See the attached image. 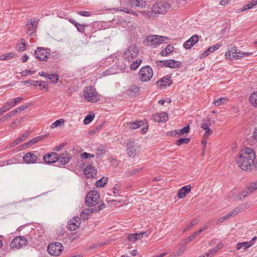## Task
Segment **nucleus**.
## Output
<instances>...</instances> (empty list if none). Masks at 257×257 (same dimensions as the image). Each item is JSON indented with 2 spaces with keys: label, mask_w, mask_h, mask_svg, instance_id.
I'll return each mask as SVG.
<instances>
[{
  "label": "nucleus",
  "mask_w": 257,
  "mask_h": 257,
  "mask_svg": "<svg viewBox=\"0 0 257 257\" xmlns=\"http://www.w3.org/2000/svg\"><path fill=\"white\" fill-rule=\"evenodd\" d=\"M16 111H15V110L14 109L13 110L11 111L9 113H8L7 114H6L4 116V118H5L6 119H8V118H10V117L15 115L16 114Z\"/></svg>",
  "instance_id": "0e129e2a"
},
{
  "label": "nucleus",
  "mask_w": 257,
  "mask_h": 257,
  "mask_svg": "<svg viewBox=\"0 0 257 257\" xmlns=\"http://www.w3.org/2000/svg\"><path fill=\"white\" fill-rule=\"evenodd\" d=\"M141 170H142L141 168L133 169V170H131L127 173H125V176L126 177H129L131 175H133L135 174L137 172L140 171Z\"/></svg>",
  "instance_id": "13d9d810"
},
{
  "label": "nucleus",
  "mask_w": 257,
  "mask_h": 257,
  "mask_svg": "<svg viewBox=\"0 0 257 257\" xmlns=\"http://www.w3.org/2000/svg\"><path fill=\"white\" fill-rule=\"evenodd\" d=\"M191 186L190 185L184 186L179 189L177 193V197L182 199L184 198L186 195L191 190Z\"/></svg>",
  "instance_id": "4be33fe9"
},
{
  "label": "nucleus",
  "mask_w": 257,
  "mask_h": 257,
  "mask_svg": "<svg viewBox=\"0 0 257 257\" xmlns=\"http://www.w3.org/2000/svg\"><path fill=\"white\" fill-rule=\"evenodd\" d=\"M127 154L130 157L134 158L140 152V145L134 140H130L126 145Z\"/></svg>",
  "instance_id": "20e7f679"
},
{
  "label": "nucleus",
  "mask_w": 257,
  "mask_h": 257,
  "mask_svg": "<svg viewBox=\"0 0 257 257\" xmlns=\"http://www.w3.org/2000/svg\"><path fill=\"white\" fill-rule=\"evenodd\" d=\"M107 180V178L102 177L96 182L95 186L97 187H102L106 184Z\"/></svg>",
  "instance_id": "58836bf2"
},
{
  "label": "nucleus",
  "mask_w": 257,
  "mask_h": 257,
  "mask_svg": "<svg viewBox=\"0 0 257 257\" xmlns=\"http://www.w3.org/2000/svg\"><path fill=\"white\" fill-rule=\"evenodd\" d=\"M49 254L53 256H58L62 252L63 246L59 242H55L49 244L47 248Z\"/></svg>",
  "instance_id": "6e6552de"
},
{
  "label": "nucleus",
  "mask_w": 257,
  "mask_h": 257,
  "mask_svg": "<svg viewBox=\"0 0 257 257\" xmlns=\"http://www.w3.org/2000/svg\"><path fill=\"white\" fill-rule=\"evenodd\" d=\"M27 244V240L23 236H17L14 238L11 242V247L14 249H20Z\"/></svg>",
  "instance_id": "9d476101"
},
{
  "label": "nucleus",
  "mask_w": 257,
  "mask_h": 257,
  "mask_svg": "<svg viewBox=\"0 0 257 257\" xmlns=\"http://www.w3.org/2000/svg\"><path fill=\"white\" fill-rule=\"evenodd\" d=\"M59 160V155L55 152L46 154L43 157V161L47 164H53Z\"/></svg>",
  "instance_id": "dca6fc26"
},
{
  "label": "nucleus",
  "mask_w": 257,
  "mask_h": 257,
  "mask_svg": "<svg viewBox=\"0 0 257 257\" xmlns=\"http://www.w3.org/2000/svg\"><path fill=\"white\" fill-rule=\"evenodd\" d=\"M84 174L87 178L94 177L96 175V170L94 167L90 165L85 169Z\"/></svg>",
  "instance_id": "b1692460"
},
{
  "label": "nucleus",
  "mask_w": 257,
  "mask_h": 257,
  "mask_svg": "<svg viewBox=\"0 0 257 257\" xmlns=\"http://www.w3.org/2000/svg\"><path fill=\"white\" fill-rule=\"evenodd\" d=\"M247 187L248 189L250 190L251 193H252L254 191L257 190V181L254 182H252L250 183Z\"/></svg>",
  "instance_id": "09e8293b"
},
{
  "label": "nucleus",
  "mask_w": 257,
  "mask_h": 257,
  "mask_svg": "<svg viewBox=\"0 0 257 257\" xmlns=\"http://www.w3.org/2000/svg\"><path fill=\"white\" fill-rule=\"evenodd\" d=\"M222 247V244L220 243L217 245H216L214 248L209 250L208 252L206 253V256L207 257H211L213 255V254L216 253L217 251H218L220 249H221Z\"/></svg>",
  "instance_id": "473e14b6"
},
{
  "label": "nucleus",
  "mask_w": 257,
  "mask_h": 257,
  "mask_svg": "<svg viewBox=\"0 0 257 257\" xmlns=\"http://www.w3.org/2000/svg\"><path fill=\"white\" fill-rule=\"evenodd\" d=\"M186 249L185 245H181L176 251L173 254V256L175 257L179 256L182 255Z\"/></svg>",
  "instance_id": "ea45409f"
},
{
  "label": "nucleus",
  "mask_w": 257,
  "mask_h": 257,
  "mask_svg": "<svg viewBox=\"0 0 257 257\" xmlns=\"http://www.w3.org/2000/svg\"><path fill=\"white\" fill-rule=\"evenodd\" d=\"M249 99L250 104L252 106L257 107V92L252 93L249 96Z\"/></svg>",
  "instance_id": "2f4dec72"
},
{
  "label": "nucleus",
  "mask_w": 257,
  "mask_h": 257,
  "mask_svg": "<svg viewBox=\"0 0 257 257\" xmlns=\"http://www.w3.org/2000/svg\"><path fill=\"white\" fill-rule=\"evenodd\" d=\"M9 103L7 101L5 104L0 108V114L3 115L5 112L9 110L11 107L9 106Z\"/></svg>",
  "instance_id": "de8ad7c7"
},
{
  "label": "nucleus",
  "mask_w": 257,
  "mask_h": 257,
  "mask_svg": "<svg viewBox=\"0 0 257 257\" xmlns=\"http://www.w3.org/2000/svg\"><path fill=\"white\" fill-rule=\"evenodd\" d=\"M17 50L20 52H23L26 50V43L24 39H21L18 44Z\"/></svg>",
  "instance_id": "4c0bfd02"
},
{
  "label": "nucleus",
  "mask_w": 257,
  "mask_h": 257,
  "mask_svg": "<svg viewBox=\"0 0 257 257\" xmlns=\"http://www.w3.org/2000/svg\"><path fill=\"white\" fill-rule=\"evenodd\" d=\"M35 55L40 61H46L50 56V51L44 48H38L35 51Z\"/></svg>",
  "instance_id": "9b49d317"
},
{
  "label": "nucleus",
  "mask_w": 257,
  "mask_h": 257,
  "mask_svg": "<svg viewBox=\"0 0 257 257\" xmlns=\"http://www.w3.org/2000/svg\"><path fill=\"white\" fill-rule=\"evenodd\" d=\"M1 163V166L12 165V164H14L15 163L14 162H13V160L11 159L2 162Z\"/></svg>",
  "instance_id": "69168bd1"
},
{
  "label": "nucleus",
  "mask_w": 257,
  "mask_h": 257,
  "mask_svg": "<svg viewBox=\"0 0 257 257\" xmlns=\"http://www.w3.org/2000/svg\"><path fill=\"white\" fill-rule=\"evenodd\" d=\"M150 234V232L145 231L140 233L130 234L127 236L128 241L135 242L137 240L140 239L143 236H148Z\"/></svg>",
  "instance_id": "f3484780"
},
{
  "label": "nucleus",
  "mask_w": 257,
  "mask_h": 257,
  "mask_svg": "<svg viewBox=\"0 0 257 257\" xmlns=\"http://www.w3.org/2000/svg\"><path fill=\"white\" fill-rule=\"evenodd\" d=\"M255 159V153L253 149L245 148L241 150L239 156L236 159V163L242 170L246 171L252 168Z\"/></svg>",
  "instance_id": "f257e3e1"
},
{
  "label": "nucleus",
  "mask_w": 257,
  "mask_h": 257,
  "mask_svg": "<svg viewBox=\"0 0 257 257\" xmlns=\"http://www.w3.org/2000/svg\"><path fill=\"white\" fill-rule=\"evenodd\" d=\"M23 141V139L22 138H19L15 140L14 142H12L9 146H7L6 147V149L8 148H12L14 147L15 146H17V145L19 144L20 143H21Z\"/></svg>",
  "instance_id": "49530a36"
},
{
  "label": "nucleus",
  "mask_w": 257,
  "mask_h": 257,
  "mask_svg": "<svg viewBox=\"0 0 257 257\" xmlns=\"http://www.w3.org/2000/svg\"><path fill=\"white\" fill-rule=\"evenodd\" d=\"M94 156V155H92L86 152L83 153L81 155V157L83 159H86L89 158H93Z\"/></svg>",
  "instance_id": "052dcab7"
},
{
  "label": "nucleus",
  "mask_w": 257,
  "mask_h": 257,
  "mask_svg": "<svg viewBox=\"0 0 257 257\" xmlns=\"http://www.w3.org/2000/svg\"><path fill=\"white\" fill-rule=\"evenodd\" d=\"M209 121H210V120H208L206 122H204L201 124V127L204 131H205V133H204V135H205V137H209V136H210L212 133V132L211 131V130L210 128V123L209 122Z\"/></svg>",
  "instance_id": "393cba45"
},
{
  "label": "nucleus",
  "mask_w": 257,
  "mask_h": 257,
  "mask_svg": "<svg viewBox=\"0 0 257 257\" xmlns=\"http://www.w3.org/2000/svg\"><path fill=\"white\" fill-rule=\"evenodd\" d=\"M227 103V99L224 97H221L214 102V104L215 106H220L222 104H225Z\"/></svg>",
  "instance_id": "79ce46f5"
},
{
  "label": "nucleus",
  "mask_w": 257,
  "mask_h": 257,
  "mask_svg": "<svg viewBox=\"0 0 257 257\" xmlns=\"http://www.w3.org/2000/svg\"><path fill=\"white\" fill-rule=\"evenodd\" d=\"M251 242H248V241L238 243L236 245V249L237 250L242 249L244 251L251 246Z\"/></svg>",
  "instance_id": "c756f323"
},
{
  "label": "nucleus",
  "mask_w": 257,
  "mask_h": 257,
  "mask_svg": "<svg viewBox=\"0 0 257 257\" xmlns=\"http://www.w3.org/2000/svg\"><path fill=\"white\" fill-rule=\"evenodd\" d=\"M35 71L31 70H25L22 71L21 74L22 76H28L29 75L33 74L35 73Z\"/></svg>",
  "instance_id": "e2e57ef3"
},
{
  "label": "nucleus",
  "mask_w": 257,
  "mask_h": 257,
  "mask_svg": "<svg viewBox=\"0 0 257 257\" xmlns=\"http://www.w3.org/2000/svg\"><path fill=\"white\" fill-rule=\"evenodd\" d=\"M195 235H194L193 234L190 235L189 236H188L185 239V243H188L191 241H192L194 238H195Z\"/></svg>",
  "instance_id": "774afa93"
},
{
  "label": "nucleus",
  "mask_w": 257,
  "mask_h": 257,
  "mask_svg": "<svg viewBox=\"0 0 257 257\" xmlns=\"http://www.w3.org/2000/svg\"><path fill=\"white\" fill-rule=\"evenodd\" d=\"M174 47L171 45H168L165 49L161 51L160 55L162 56H166L173 51Z\"/></svg>",
  "instance_id": "72a5a7b5"
},
{
  "label": "nucleus",
  "mask_w": 257,
  "mask_h": 257,
  "mask_svg": "<svg viewBox=\"0 0 257 257\" xmlns=\"http://www.w3.org/2000/svg\"><path fill=\"white\" fill-rule=\"evenodd\" d=\"M142 63L141 59H137L130 65L131 69L133 70H136Z\"/></svg>",
  "instance_id": "a18cd8bd"
},
{
  "label": "nucleus",
  "mask_w": 257,
  "mask_h": 257,
  "mask_svg": "<svg viewBox=\"0 0 257 257\" xmlns=\"http://www.w3.org/2000/svg\"><path fill=\"white\" fill-rule=\"evenodd\" d=\"M210 48L209 47L206 50L204 51L200 55V58L203 59L207 57L210 53H212Z\"/></svg>",
  "instance_id": "6e6d98bb"
},
{
  "label": "nucleus",
  "mask_w": 257,
  "mask_h": 257,
  "mask_svg": "<svg viewBox=\"0 0 257 257\" xmlns=\"http://www.w3.org/2000/svg\"><path fill=\"white\" fill-rule=\"evenodd\" d=\"M119 11H121V12H124V13H131L134 15H137V14L135 13H133V12H132L131 10H129L127 8H119Z\"/></svg>",
  "instance_id": "338daca9"
},
{
  "label": "nucleus",
  "mask_w": 257,
  "mask_h": 257,
  "mask_svg": "<svg viewBox=\"0 0 257 257\" xmlns=\"http://www.w3.org/2000/svg\"><path fill=\"white\" fill-rule=\"evenodd\" d=\"M94 116V115L88 114L84 119L83 123L85 124H87L89 123L93 119Z\"/></svg>",
  "instance_id": "8fccbe9b"
},
{
  "label": "nucleus",
  "mask_w": 257,
  "mask_h": 257,
  "mask_svg": "<svg viewBox=\"0 0 257 257\" xmlns=\"http://www.w3.org/2000/svg\"><path fill=\"white\" fill-rule=\"evenodd\" d=\"M144 125V122L143 121H130L128 123V126L131 129H137Z\"/></svg>",
  "instance_id": "c85d7f7f"
},
{
  "label": "nucleus",
  "mask_w": 257,
  "mask_h": 257,
  "mask_svg": "<svg viewBox=\"0 0 257 257\" xmlns=\"http://www.w3.org/2000/svg\"><path fill=\"white\" fill-rule=\"evenodd\" d=\"M105 153V149L103 147H100L97 150V157L100 158Z\"/></svg>",
  "instance_id": "5fc2aeb1"
},
{
  "label": "nucleus",
  "mask_w": 257,
  "mask_h": 257,
  "mask_svg": "<svg viewBox=\"0 0 257 257\" xmlns=\"http://www.w3.org/2000/svg\"><path fill=\"white\" fill-rule=\"evenodd\" d=\"M251 193V192L248 189V188L247 187L243 190L240 192L238 193V194L236 195V196L235 197V199L242 200V199L246 197L249 194Z\"/></svg>",
  "instance_id": "bb28decb"
},
{
  "label": "nucleus",
  "mask_w": 257,
  "mask_h": 257,
  "mask_svg": "<svg viewBox=\"0 0 257 257\" xmlns=\"http://www.w3.org/2000/svg\"><path fill=\"white\" fill-rule=\"evenodd\" d=\"M38 22L35 19H29L26 24L27 33L29 36H34L35 34Z\"/></svg>",
  "instance_id": "ddd939ff"
},
{
  "label": "nucleus",
  "mask_w": 257,
  "mask_h": 257,
  "mask_svg": "<svg viewBox=\"0 0 257 257\" xmlns=\"http://www.w3.org/2000/svg\"><path fill=\"white\" fill-rule=\"evenodd\" d=\"M129 4L132 7L144 8L146 6V2L143 0H129Z\"/></svg>",
  "instance_id": "a878e982"
},
{
  "label": "nucleus",
  "mask_w": 257,
  "mask_h": 257,
  "mask_svg": "<svg viewBox=\"0 0 257 257\" xmlns=\"http://www.w3.org/2000/svg\"><path fill=\"white\" fill-rule=\"evenodd\" d=\"M15 56V54L14 53H11L9 54H7L5 55H3L0 57L1 60H9L14 58Z\"/></svg>",
  "instance_id": "c03bdc74"
},
{
  "label": "nucleus",
  "mask_w": 257,
  "mask_h": 257,
  "mask_svg": "<svg viewBox=\"0 0 257 257\" xmlns=\"http://www.w3.org/2000/svg\"><path fill=\"white\" fill-rule=\"evenodd\" d=\"M99 200V194L94 190H91L87 194L85 198V203L88 206L96 204Z\"/></svg>",
  "instance_id": "0eeeda50"
},
{
  "label": "nucleus",
  "mask_w": 257,
  "mask_h": 257,
  "mask_svg": "<svg viewBox=\"0 0 257 257\" xmlns=\"http://www.w3.org/2000/svg\"><path fill=\"white\" fill-rule=\"evenodd\" d=\"M197 223V220H193L191 223L190 224L188 225L186 228H185L183 230V232H186L187 231V230H188L191 227H192L193 226L195 225V224H196Z\"/></svg>",
  "instance_id": "680f3d73"
},
{
  "label": "nucleus",
  "mask_w": 257,
  "mask_h": 257,
  "mask_svg": "<svg viewBox=\"0 0 257 257\" xmlns=\"http://www.w3.org/2000/svg\"><path fill=\"white\" fill-rule=\"evenodd\" d=\"M190 141V140L189 139H188V138H185V139H184V138H180L179 139L177 143H176V144L178 145V146H180L183 144H188Z\"/></svg>",
  "instance_id": "864d4df0"
},
{
  "label": "nucleus",
  "mask_w": 257,
  "mask_h": 257,
  "mask_svg": "<svg viewBox=\"0 0 257 257\" xmlns=\"http://www.w3.org/2000/svg\"><path fill=\"white\" fill-rule=\"evenodd\" d=\"M97 212L96 208H87L82 211L80 213V218L83 220H86L91 215L93 212Z\"/></svg>",
  "instance_id": "5701e85b"
},
{
  "label": "nucleus",
  "mask_w": 257,
  "mask_h": 257,
  "mask_svg": "<svg viewBox=\"0 0 257 257\" xmlns=\"http://www.w3.org/2000/svg\"><path fill=\"white\" fill-rule=\"evenodd\" d=\"M29 107L28 105H23L19 107H17L16 109H14L16 111V113L17 114L18 112L22 111Z\"/></svg>",
  "instance_id": "bf43d9fd"
},
{
  "label": "nucleus",
  "mask_w": 257,
  "mask_h": 257,
  "mask_svg": "<svg viewBox=\"0 0 257 257\" xmlns=\"http://www.w3.org/2000/svg\"><path fill=\"white\" fill-rule=\"evenodd\" d=\"M257 5V0H252L247 5H245L242 9L238 11V12H244L247 10L252 8L254 6Z\"/></svg>",
  "instance_id": "7c9ffc66"
},
{
  "label": "nucleus",
  "mask_w": 257,
  "mask_h": 257,
  "mask_svg": "<svg viewBox=\"0 0 257 257\" xmlns=\"http://www.w3.org/2000/svg\"><path fill=\"white\" fill-rule=\"evenodd\" d=\"M189 126H186L180 130L176 131V134L183 135L185 133H188L189 132Z\"/></svg>",
  "instance_id": "3c124183"
},
{
  "label": "nucleus",
  "mask_w": 257,
  "mask_h": 257,
  "mask_svg": "<svg viewBox=\"0 0 257 257\" xmlns=\"http://www.w3.org/2000/svg\"><path fill=\"white\" fill-rule=\"evenodd\" d=\"M168 40H169V39L164 36L150 35L147 36L145 43L148 46L156 47L160 44L165 43V41Z\"/></svg>",
  "instance_id": "7ed1b4c3"
},
{
  "label": "nucleus",
  "mask_w": 257,
  "mask_h": 257,
  "mask_svg": "<svg viewBox=\"0 0 257 257\" xmlns=\"http://www.w3.org/2000/svg\"><path fill=\"white\" fill-rule=\"evenodd\" d=\"M87 25H81L77 23H75V27L77 28V30L80 32H84V28L86 27Z\"/></svg>",
  "instance_id": "4d7b16f0"
},
{
  "label": "nucleus",
  "mask_w": 257,
  "mask_h": 257,
  "mask_svg": "<svg viewBox=\"0 0 257 257\" xmlns=\"http://www.w3.org/2000/svg\"><path fill=\"white\" fill-rule=\"evenodd\" d=\"M170 8V5L168 2H161L153 7L152 11L156 14H163Z\"/></svg>",
  "instance_id": "f8f14e48"
},
{
  "label": "nucleus",
  "mask_w": 257,
  "mask_h": 257,
  "mask_svg": "<svg viewBox=\"0 0 257 257\" xmlns=\"http://www.w3.org/2000/svg\"><path fill=\"white\" fill-rule=\"evenodd\" d=\"M172 83L170 76H166L157 82V85L160 88L163 89L167 86H169Z\"/></svg>",
  "instance_id": "a211bd4d"
},
{
  "label": "nucleus",
  "mask_w": 257,
  "mask_h": 257,
  "mask_svg": "<svg viewBox=\"0 0 257 257\" xmlns=\"http://www.w3.org/2000/svg\"><path fill=\"white\" fill-rule=\"evenodd\" d=\"M199 41V37L197 35L192 36L189 40L183 44V47L186 49H191Z\"/></svg>",
  "instance_id": "6ab92c4d"
},
{
  "label": "nucleus",
  "mask_w": 257,
  "mask_h": 257,
  "mask_svg": "<svg viewBox=\"0 0 257 257\" xmlns=\"http://www.w3.org/2000/svg\"><path fill=\"white\" fill-rule=\"evenodd\" d=\"M83 94L85 99L88 101L96 102L99 99L98 93L95 89L92 86L86 87L83 91Z\"/></svg>",
  "instance_id": "39448f33"
},
{
  "label": "nucleus",
  "mask_w": 257,
  "mask_h": 257,
  "mask_svg": "<svg viewBox=\"0 0 257 257\" xmlns=\"http://www.w3.org/2000/svg\"><path fill=\"white\" fill-rule=\"evenodd\" d=\"M58 78L59 77L57 74H52L50 75L49 74L47 79H49L53 83L56 84L58 81Z\"/></svg>",
  "instance_id": "a19ab883"
},
{
  "label": "nucleus",
  "mask_w": 257,
  "mask_h": 257,
  "mask_svg": "<svg viewBox=\"0 0 257 257\" xmlns=\"http://www.w3.org/2000/svg\"><path fill=\"white\" fill-rule=\"evenodd\" d=\"M246 204H242L240 205V206L236 207L234 209H233L232 212H233L234 215H236L237 214L240 213L242 210H243L245 209V207L246 206Z\"/></svg>",
  "instance_id": "37998d69"
},
{
  "label": "nucleus",
  "mask_w": 257,
  "mask_h": 257,
  "mask_svg": "<svg viewBox=\"0 0 257 257\" xmlns=\"http://www.w3.org/2000/svg\"><path fill=\"white\" fill-rule=\"evenodd\" d=\"M81 224L80 218L78 217H74L68 222V228L70 230H75Z\"/></svg>",
  "instance_id": "aec40b11"
},
{
  "label": "nucleus",
  "mask_w": 257,
  "mask_h": 257,
  "mask_svg": "<svg viewBox=\"0 0 257 257\" xmlns=\"http://www.w3.org/2000/svg\"><path fill=\"white\" fill-rule=\"evenodd\" d=\"M160 65L162 66L169 67L171 68H177L181 66L182 63L180 61L170 59L167 60L159 61Z\"/></svg>",
  "instance_id": "4468645a"
},
{
  "label": "nucleus",
  "mask_w": 257,
  "mask_h": 257,
  "mask_svg": "<svg viewBox=\"0 0 257 257\" xmlns=\"http://www.w3.org/2000/svg\"><path fill=\"white\" fill-rule=\"evenodd\" d=\"M59 160L61 165H65L69 162L70 158L68 154L66 153H63L60 155H59Z\"/></svg>",
  "instance_id": "cd10ccee"
},
{
  "label": "nucleus",
  "mask_w": 257,
  "mask_h": 257,
  "mask_svg": "<svg viewBox=\"0 0 257 257\" xmlns=\"http://www.w3.org/2000/svg\"><path fill=\"white\" fill-rule=\"evenodd\" d=\"M139 52V49L135 46H131L127 48L123 53V57L128 61L133 60L136 57Z\"/></svg>",
  "instance_id": "1a4fd4ad"
},
{
  "label": "nucleus",
  "mask_w": 257,
  "mask_h": 257,
  "mask_svg": "<svg viewBox=\"0 0 257 257\" xmlns=\"http://www.w3.org/2000/svg\"><path fill=\"white\" fill-rule=\"evenodd\" d=\"M23 161L27 164H32L38 163V157L34 153L28 152L23 156Z\"/></svg>",
  "instance_id": "2eb2a0df"
},
{
  "label": "nucleus",
  "mask_w": 257,
  "mask_h": 257,
  "mask_svg": "<svg viewBox=\"0 0 257 257\" xmlns=\"http://www.w3.org/2000/svg\"><path fill=\"white\" fill-rule=\"evenodd\" d=\"M23 99V97H19L13 99H12L10 101H8V102L9 103V106H10L11 107V108H12L14 107L18 103L22 101Z\"/></svg>",
  "instance_id": "e433bc0d"
},
{
  "label": "nucleus",
  "mask_w": 257,
  "mask_h": 257,
  "mask_svg": "<svg viewBox=\"0 0 257 257\" xmlns=\"http://www.w3.org/2000/svg\"><path fill=\"white\" fill-rule=\"evenodd\" d=\"M168 118V114L166 112L157 113L153 115V119L158 122L166 121L167 120Z\"/></svg>",
  "instance_id": "412c9836"
},
{
  "label": "nucleus",
  "mask_w": 257,
  "mask_h": 257,
  "mask_svg": "<svg viewBox=\"0 0 257 257\" xmlns=\"http://www.w3.org/2000/svg\"><path fill=\"white\" fill-rule=\"evenodd\" d=\"M64 122L65 120L64 119H58L51 124L50 127L51 128L53 129L58 126H61L64 125Z\"/></svg>",
  "instance_id": "c9c22d12"
},
{
  "label": "nucleus",
  "mask_w": 257,
  "mask_h": 257,
  "mask_svg": "<svg viewBox=\"0 0 257 257\" xmlns=\"http://www.w3.org/2000/svg\"><path fill=\"white\" fill-rule=\"evenodd\" d=\"M252 53L241 52L240 51H237L235 47H231L225 53V56L230 60L232 59L237 60L244 57H248Z\"/></svg>",
  "instance_id": "f03ea898"
},
{
  "label": "nucleus",
  "mask_w": 257,
  "mask_h": 257,
  "mask_svg": "<svg viewBox=\"0 0 257 257\" xmlns=\"http://www.w3.org/2000/svg\"><path fill=\"white\" fill-rule=\"evenodd\" d=\"M139 91V88L136 85H131L128 88V94L129 95L135 96Z\"/></svg>",
  "instance_id": "f704fd0d"
},
{
  "label": "nucleus",
  "mask_w": 257,
  "mask_h": 257,
  "mask_svg": "<svg viewBox=\"0 0 257 257\" xmlns=\"http://www.w3.org/2000/svg\"><path fill=\"white\" fill-rule=\"evenodd\" d=\"M140 80L142 81H148L153 76L152 69L149 66L143 67L139 72Z\"/></svg>",
  "instance_id": "423d86ee"
},
{
  "label": "nucleus",
  "mask_w": 257,
  "mask_h": 257,
  "mask_svg": "<svg viewBox=\"0 0 257 257\" xmlns=\"http://www.w3.org/2000/svg\"><path fill=\"white\" fill-rule=\"evenodd\" d=\"M38 142V139H37V137H36V138H34L31 139L29 142H27L25 144V145L27 147H29L32 146V145H34L35 144H36Z\"/></svg>",
  "instance_id": "603ef678"
}]
</instances>
